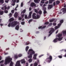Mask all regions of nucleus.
I'll use <instances>...</instances> for the list:
<instances>
[{"instance_id":"1","label":"nucleus","mask_w":66,"mask_h":66,"mask_svg":"<svg viewBox=\"0 0 66 66\" xmlns=\"http://www.w3.org/2000/svg\"><path fill=\"white\" fill-rule=\"evenodd\" d=\"M14 20V19L13 18H10V19L9 20V21L10 22L9 23L8 26L9 27H11H11H15V26L17 25V21H13ZM12 21H13L11 23Z\"/></svg>"},{"instance_id":"2","label":"nucleus","mask_w":66,"mask_h":66,"mask_svg":"<svg viewBox=\"0 0 66 66\" xmlns=\"http://www.w3.org/2000/svg\"><path fill=\"white\" fill-rule=\"evenodd\" d=\"M28 51V54H29L30 53V55L28 56V57L29 59H31L32 57V55L35 54V52L32 49H30Z\"/></svg>"},{"instance_id":"3","label":"nucleus","mask_w":66,"mask_h":66,"mask_svg":"<svg viewBox=\"0 0 66 66\" xmlns=\"http://www.w3.org/2000/svg\"><path fill=\"white\" fill-rule=\"evenodd\" d=\"M12 60V59L11 58H7L5 60L4 64L5 65H7L9 63H10L11 62V61Z\"/></svg>"},{"instance_id":"4","label":"nucleus","mask_w":66,"mask_h":66,"mask_svg":"<svg viewBox=\"0 0 66 66\" xmlns=\"http://www.w3.org/2000/svg\"><path fill=\"white\" fill-rule=\"evenodd\" d=\"M62 36V34H59L57 35V36L59 37L58 39V40L59 41H61V40L62 39V38L61 37ZM61 37V38H60Z\"/></svg>"},{"instance_id":"5","label":"nucleus","mask_w":66,"mask_h":66,"mask_svg":"<svg viewBox=\"0 0 66 66\" xmlns=\"http://www.w3.org/2000/svg\"><path fill=\"white\" fill-rule=\"evenodd\" d=\"M54 29L53 28H51V30L49 32V33H50L49 34L48 36H51V35L52 34L53 32H54Z\"/></svg>"},{"instance_id":"6","label":"nucleus","mask_w":66,"mask_h":66,"mask_svg":"<svg viewBox=\"0 0 66 66\" xmlns=\"http://www.w3.org/2000/svg\"><path fill=\"white\" fill-rule=\"evenodd\" d=\"M36 14L35 13H34L32 14V17L33 19H36L37 17L36 16Z\"/></svg>"},{"instance_id":"7","label":"nucleus","mask_w":66,"mask_h":66,"mask_svg":"<svg viewBox=\"0 0 66 66\" xmlns=\"http://www.w3.org/2000/svg\"><path fill=\"white\" fill-rule=\"evenodd\" d=\"M15 66H21V65H20V61H17L15 65Z\"/></svg>"},{"instance_id":"8","label":"nucleus","mask_w":66,"mask_h":66,"mask_svg":"<svg viewBox=\"0 0 66 66\" xmlns=\"http://www.w3.org/2000/svg\"><path fill=\"white\" fill-rule=\"evenodd\" d=\"M53 7V4H49L48 5V9L49 10H50V9H51Z\"/></svg>"},{"instance_id":"9","label":"nucleus","mask_w":66,"mask_h":66,"mask_svg":"<svg viewBox=\"0 0 66 66\" xmlns=\"http://www.w3.org/2000/svg\"><path fill=\"white\" fill-rule=\"evenodd\" d=\"M47 60H50V61H51L52 60V56L51 55H50L49 56V57H48L47 59Z\"/></svg>"},{"instance_id":"10","label":"nucleus","mask_w":66,"mask_h":66,"mask_svg":"<svg viewBox=\"0 0 66 66\" xmlns=\"http://www.w3.org/2000/svg\"><path fill=\"white\" fill-rule=\"evenodd\" d=\"M46 28V26H45L43 27H42V26H40L39 27L38 29H45Z\"/></svg>"},{"instance_id":"11","label":"nucleus","mask_w":66,"mask_h":66,"mask_svg":"<svg viewBox=\"0 0 66 66\" xmlns=\"http://www.w3.org/2000/svg\"><path fill=\"white\" fill-rule=\"evenodd\" d=\"M21 64H23V63H26V61H25V60L24 59L21 60Z\"/></svg>"},{"instance_id":"12","label":"nucleus","mask_w":66,"mask_h":66,"mask_svg":"<svg viewBox=\"0 0 66 66\" xmlns=\"http://www.w3.org/2000/svg\"><path fill=\"white\" fill-rule=\"evenodd\" d=\"M30 5L31 7H33V6H36V5H35V4L34 3H31L30 4Z\"/></svg>"},{"instance_id":"13","label":"nucleus","mask_w":66,"mask_h":66,"mask_svg":"<svg viewBox=\"0 0 66 66\" xmlns=\"http://www.w3.org/2000/svg\"><path fill=\"white\" fill-rule=\"evenodd\" d=\"M32 12H30L29 13V14L28 16V17L30 18H31V15H32Z\"/></svg>"},{"instance_id":"14","label":"nucleus","mask_w":66,"mask_h":66,"mask_svg":"<svg viewBox=\"0 0 66 66\" xmlns=\"http://www.w3.org/2000/svg\"><path fill=\"white\" fill-rule=\"evenodd\" d=\"M61 10H63L62 12H66V7L65 8H63L61 9Z\"/></svg>"},{"instance_id":"15","label":"nucleus","mask_w":66,"mask_h":66,"mask_svg":"<svg viewBox=\"0 0 66 66\" xmlns=\"http://www.w3.org/2000/svg\"><path fill=\"white\" fill-rule=\"evenodd\" d=\"M57 40H58V38H57L54 39L53 41L54 43H56L57 42Z\"/></svg>"},{"instance_id":"16","label":"nucleus","mask_w":66,"mask_h":66,"mask_svg":"<svg viewBox=\"0 0 66 66\" xmlns=\"http://www.w3.org/2000/svg\"><path fill=\"white\" fill-rule=\"evenodd\" d=\"M44 10L43 12L44 14H47V11H46V8H44Z\"/></svg>"},{"instance_id":"17","label":"nucleus","mask_w":66,"mask_h":66,"mask_svg":"<svg viewBox=\"0 0 66 66\" xmlns=\"http://www.w3.org/2000/svg\"><path fill=\"white\" fill-rule=\"evenodd\" d=\"M19 26L18 25L16 26L15 27V29L16 30H19Z\"/></svg>"},{"instance_id":"18","label":"nucleus","mask_w":66,"mask_h":66,"mask_svg":"<svg viewBox=\"0 0 66 66\" xmlns=\"http://www.w3.org/2000/svg\"><path fill=\"white\" fill-rule=\"evenodd\" d=\"M36 56H37V54H35L34 55L33 58L35 60L36 59Z\"/></svg>"},{"instance_id":"19","label":"nucleus","mask_w":66,"mask_h":66,"mask_svg":"<svg viewBox=\"0 0 66 66\" xmlns=\"http://www.w3.org/2000/svg\"><path fill=\"white\" fill-rule=\"evenodd\" d=\"M56 5H58V4H59L60 3V2L59 1H56Z\"/></svg>"},{"instance_id":"20","label":"nucleus","mask_w":66,"mask_h":66,"mask_svg":"<svg viewBox=\"0 0 66 66\" xmlns=\"http://www.w3.org/2000/svg\"><path fill=\"white\" fill-rule=\"evenodd\" d=\"M40 1V0H34V1L35 3H38V2H39Z\"/></svg>"},{"instance_id":"21","label":"nucleus","mask_w":66,"mask_h":66,"mask_svg":"<svg viewBox=\"0 0 66 66\" xmlns=\"http://www.w3.org/2000/svg\"><path fill=\"white\" fill-rule=\"evenodd\" d=\"M55 0H50L49 1V4H51L52 3V2H54Z\"/></svg>"},{"instance_id":"22","label":"nucleus","mask_w":66,"mask_h":66,"mask_svg":"<svg viewBox=\"0 0 66 66\" xmlns=\"http://www.w3.org/2000/svg\"><path fill=\"white\" fill-rule=\"evenodd\" d=\"M4 13V11H0V15H2Z\"/></svg>"},{"instance_id":"23","label":"nucleus","mask_w":66,"mask_h":66,"mask_svg":"<svg viewBox=\"0 0 66 66\" xmlns=\"http://www.w3.org/2000/svg\"><path fill=\"white\" fill-rule=\"evenodd\" d=\"M29 47L28 46H27L26 48V52H27L28 51V49H29Z\"/></svg>"},{"instance_id":"24","label":"nucleus","mask_w":66,"mask_h":66,"mask_svg":"<svg viewBox=\"0 0 66 66\" xmlns=\"http://www.w3.org/2000/svg\"><path fill=\"white\" fill-rule=\"evenodd\" d=\"M4 3V0H0V3L3 4Z\"/></svg>"},{"instance_id":"25","label":"nucleus","mask_w":66,"mask_h":66,"mask_svg":"<svg viewBox=\"0 0 66 66\" xmlns=\"http://www.w3.org/2000/svg\"><path fill=\"white\" fill-rule=\"evenodd\" d=\"M14 16L15 18H17V17L18 14H17V13H15Z\"/></svg>"},{"instance_id":"26","label":"nucleus","mask_w":66,"mask_h":66,"mask_svg":"<svg viewBox=\"0 0 66 66\" xmlns=\"http://www.w3.org/2000/svg\"><path fill=\"white\" fill-rule=\"evenodd\" d=\"M63 35H66V31H64L63 32Z\"/></svg>"},{"instance_id":"27","label":"nucleus","mask_w":66,"mask_h":66,"mask_svg":"<svg viewBox=\"0 0 66 66\" xmlns=\"http://www.w3.org/2000/svg\"><path fill=\"white\" fill-rule=\"evenodd\" d=\"M38 13L40 15H41L42 14V11L41 10H40L39 12H38Z\"/></svg>"},{"instance_id":"28","label":"nucleus","mask_w":66,"mask_h":66,"mask_svg":"<svg viewBox=\"0 0 66 66\" xmlns=\"http://www.w3.org/2000/svg\"><path fill=\"white\" fill-rule=\"evenodd\" d=\"M9 15V18H11V17L12 16V14L11 13H10Z\"/></svg>"},{"instance_id":"29","label":"nucleus","mask_w":66,"mask_h":66,"mask_svg":"<svg viewBox=\"0 0 66 66\" xmlns=\"http://www.w3.org/2000/svg\"><path fill=\"white\" fill-rule=\"evenodd\" d=\"M30 44V42L29 41H28L26 43H25V45H28Z\"/></svg>"},{"instance_id":"30","label":"nucleus","mask_w":66,"mask_h":66,"mask_svg":"<svg viewBox=\"0 0 66 66\" xmlns=\"http://www.w3.org/2000/svg\"><path fill=\"white\" fill-rule=\"evenodd\" d=\"M13 63L12 62H11L10 64V66H13Z\"/></svg>"},{"instance_id":"31","label":"nucleus","mask_w":66,"mask_h":66,"mask_svg":"<svg viewBox=\"0 0 66 66\" xmlns=\"http://www.w3.org/2000/svg\"><path fill=\"white\" fill-rule=\"evenodd\" d=\"M49 22H45V23H44V24H45L46 25H48V24H49Z\"/></svg>"},{"instance_id":"32","label":"nucleus","mask_w":66,"mask_h":66,"mask_svg":"<svg viewBox=\"0 0 66 66\" xmlns=\"http://www.w3.org/2000/svg\"><path fill=\"white\" fill-rule=\"evenodd\" d=\"M28 61L29 63H31V62H32V59H30L28 60Z\"/></svg>"},{"instance_id":"33","label":"nucleus","mask_w":66,"mask_h":66,"mask_svg":"<svg viewBox=\"0 0 66 66\" xmlns=\"http://www.w3.org/2000/svg\"><path fill=\"white\" fill-rule=\"evenodd\" d=\"M26 9H24L22 11V13H23V14H24V13H26Z\"/></svg>"},{"instance_id":"34","label":"nucleus","mask_w":66,"mask_h":66,"mask_svg":"<svg viewBox=\"0 0 66 66\" xmlns=\"http://www.w3.org/2000/svg\"><path fill=\"white\" fill-rule=\"evenodd\" d=\"M53 21H54V19H53L52 20H50L49 22H53Z\"/></svg>"},{"instance_id":"35","label":"nucleus","mask_w":66,"mask_h":66,"mask_svg":"<svg viewBox=\"0 0 66 66\" xmlns=\"http://www.w3.org/2000/svg\"><path fill=\"white\" fill-rule=\"evenodd\" d=\"M52 25V23H50L48 25V27H51V26Z\"/></svg>"},{"instance_id":"36","label":"nucleus","mask_w":66,"mask_h":66,"mask_svg":"<svg viewBox=\"0 0 66 66\" xmlns=\"http://www.w3.org/2000/svg\"><path fill=\"white\" fill-rule=\"evenodd\" d=\"M63 22H64V20H62L60 21V23H63Z\"/></svg>"},{"instance_id":"37","label":"nucleus","mask_w":66,"mask_h":66,"mask_svg":"<svg viewBox=\"0 0 66 66\" xmlns=\"http://www.w3.org/2000/svg\"><path fill=\"white\" fill-rule=\"evenodd\" d=\"M33 21V19H31L30 20L28 21L29 23H30L31 22H32Z\"/></svg>"},{"instance_id":"38","label":"nucleus","mask_w":66,"mask_h":66,"mask_svg":"<svg viewBox=\"0 0 66 66\" xmlns=\"http://www.w3.org/2000/svg\"><path fill=\"white\" fill-rule=\"evenodd\" d=\"M39 15L38 14L37 15V19H38V18H39Z\"/></svg>"},{"instance_id":"39","label":"nucleus","mask_w":66,"mask_h":66,"mask_svg":"<svg viewBox=\"0 0 66 66\" xmlns=\"http://www.w3.org/2000/svg\"><path fill=\"white\" fill-rule=\"evenodd\" d=\"M14 58L16 59H17L18 58V56L16 55H14Z\"/></svg>"},{"instance_id":"40","label":"nucleus","mask_w":66,"mask_h":66,"mask_svg":"<svg viewBox=\"0 0 66 66\" xmlns=\"http://www.w3.org/2000/svg\"><path fill=\"white\" fill-rule=\"evenodd\" d=\"M16 1V0H12V3H15Z\"/></svg>"},{"instance_id":"41","label":"nucleus","mask_w":66,"mask_h":66,"mask_svg":"<svg viewBox=\"0 0 66 66\" xmlns=\"http://www.w3.org/2000/svg\"><path fill=\"white\" fill-rule=\"evenodd\" d=\"M35 12L36 13H37V14H38V11H37V9H35Z\"/></svg>"},{"instance_id":"42","label":"nucleus","mask_w":66,"mask_h":66,"mask_svg":"<svg viewBox=\"0 0 66 66\" xmlns=\"http://www.w3.org/2000/svg\"><path fill=\"white\" fill-rule=\"evenodd\" d=\"M62 24L61 23H60L58 24V27H59L60 28V26Z\"/></svg>"},{"instance_id":"43","label":"nucleus","mask_w":66,"mask_h":66,"mask_svg":"<svg viewBox=\"0 0 66 66\" xmlns=\"http://www.w3.org/2000/svg\"><path fill=\"white\" fill-rule=\"evenodd\" d=\"M22 54H19V55H18V56H19V57H21V56H22Z\"/></svg>"},{"instance_id":"44","label":"nucleus","mask_w":66,"mask_h":66,"mask_svg":"<svg viewBox=\"0 0 66 66\" xmlns=\"http://www.w3.org/2000/svg\"><path fill=\"white\" fill-rule=\"evenodd\" d=\"M22 19V18L20 17H19L18 18L19 20H21Z\"/></svg>"},{"instance_id":"45","label":"nucleus","mask_w":66,"mask_h":66,"mask_svg":"<svg viewBox=\"0 0 66 66\" xmlns=\"http://www.w3.org/2000/svg\"><path fill=\"white\" fill-rule=\"evenodd\" d=\"M58 57H59V58H60V59H62V56L61 55L58 56Z\"/></svg>"},{"instance_id":"46","label":"nucleus","mask_w":66,"mask_h":66,"mask_svg":"<svg viewBox=\"0 0 66 66\" xmlns=\"http://www.w3.org/2000/svg\"><path fill=\"white\" fill-rule=\"evenodd\" d=\"M14 10H11V13H12V14H14Z\"/></svg>"},{"instance_id":"47","label":"nucleus","mask_w":66,"mask_h":66,"mask_svg":"<svg viewBox=\"0 0 66 66\" xmlns=\"http://www.w3.org/2000/svg\"><path fill=\"white\" fill-rule=\"evenodd\" d=\"M23 3L22 2L21 3V7H22V6H23Z\"/></svg>"},{"instance_id":"48","label":"nucleus","mask_w":66,"mask_h":66,"mask_svg":"<svg viewBox=\"0 0 66 66\" xmlns=\"http://www.w3.org/2000/svg\"><path fill=\"white\" fill-rule=\"evenodd\" d=\"M4 12L5 13H8V11L5 10L4 11Z\"/></svg>"},{"instance_id":"49","label":"nucleus","mask_w":66,"mask_h":66,"mask_svg":"<svg viewBox=\"0 0 66 66\" xmlns=\"http://www.w3.org/2000/svg\"><path fill=\"white\" fill-rule=\"evenodd\" d=\"M25 22H21V24H22V25H23L25 23Z\"/></svg>"},{"instance_id":"50","label":"nucleus","mask_w":66,"mask_h":66,"mask_svg":"<svg viewBox=\"0 0 66 66\" xmlns=\"http://www.w3.org/2000/svg\"><path fill=\"white\" fill-rule=\"evenodd\" d=\"M27 18H28L27 15H25V17H24L25 19H27Z\"/></svg>"},{"instance_id":"51","label":"nucleus","mask_w":66,"mask_h":66,"mask_svg":"<svg viewBox=\"0 0 66 66\" xmlns=\"http://www.w3.org/2000/svg\"><path fill=\"white\" fill-rule=\"evenodd\" d=\"M41 3H45V2H44L43 1H41Z\"/></svg>"},{"instance_id":"52","label":"nucleus","mask_w":66,"mask_h":66,"mask_svg":"<svg viewBox=\"0 0 66 66\" xmlns=\"http://www.w3.org/2000/svg\"><path fill=\"white\" fill-rule=\"evenodd\" d=\"M53 25L54 26H55L56 25V23H53Z\"/></svg>"},{"instance_id":"53","label":"nucleus","mask_w":66,"mask_h":66,"mask_svg":"<svg viewBox=\"0 0 66 66\" xmlns=\"http://www.w3.org/2000/svg\"><path fill=\"white\" fill-rule=\"evenodd\" d=\"M56 4H55V2H54V3H53V5L54 6H55V5Z\"/></svg>"},{"instance_id":"54","label":"nucleus","mask_w":66,"mask_h":66,"mask_svg":"<svg viewBox=\"0 0 66 66\" xmlns=\"http://www.w3.org/2000/svg\"><path fill=\"white\" fill-rule=\"evenodd\" d=\"M24 14H23L21 15V17L22 18H23V17H24Z\"/></svg>"},{"instance_id":"55","label":"nucleus","mask_w":66,"mask_h":66,"mask_svg":"<svg viewBox=\"0 0 66 66\" xmlns=\"http://www.w3.org/2000/svg\"><path fill=\"white\" fill-rule=\"evenodd\" d=\"M59 27L58 26H55V29H58Z\"/></svg>"},{"instance_id":"56","label":"nucleus","mask_w":66,"mask_h":66,"mask_svg":"<svg viewBox=\"0 0 66 66\" xmlns=\"http://www.w3.org/2000/svg\"><path fill=\"white\" fill-rule=\"evenodd\" d=\"M3 62H4V61L3 60H2L0 61V64H1V63H2Z\"/></svg>"},{"instance_id":"57","label":"nucleus","mask_w":66,"mask_h":66,"mask_svg":"<svg viewBox=\"0 0 66 66\" xmlns=\"http://www.w3.org/2000/svg\"><path fill=\"white\" fill-rule=\"evenodd\" d=\"M20 32H23V30L22 29H20Z\"/></svg>"},{"instance_id":"58","label":"nucleus","mask_w":66,"mask_h":66,"mask_svg":"<svg viewBox=\"0 0 66 66\" xmlns=\"http://www.w3.org/2000/svg\"><path fill=\"white\" fill-rule=\"evenodd\" d=\"M48 1H47L46 2H45V4H48Z\"/></svg>"},{"instance_id":"59","label":"nucleus","mask_w":66,"mask_h":66,"mask_svg":"<svg viewBox=\"0 0 66 66\" xmlns=\"http://www.w3.org/2000/svg\"><path fill=\"white\" fill-rule=\"evenodd\" d=\"M10 6H8V7H7V10H8H8H9V9H10Z\"/></svg>"},{"instance_id":"60","label":"nucleus","mask_w":66,"mask_h":66,"mask_svg":"<svg viewBox=\"0 0 66 66\" xmlns=\"http://www.w3.org/2000/svg\"><path fill=\"white\" fill-rule=\"evenodd\" d=\"M19 0H17L16 1V3H19Z\"/></svg>"},{"instance_id":"61","label":"nucleus","mask_w":66,"mask_h":66,"mask_svg":"<svg viewBox=\"0 0 66 66\" xmlns=\"http://www.w3.org/2000/svg\"><path fill=\"white\" fill-rule=\"evenodd\" d=\"M15 5V3H13V4H12V6H14Z\"/></svg>"},{"instance_id":"62","label":"nucleus","mask_w":66,"mask_h":66,"mask_svg":"<svg viewBox=\"0 0 66 66\" xmlns=\"http://www.w3.org/2000/svg\"><path fill=\"white\" fill-rule=\"evenodd\" d=\"M31 10H32V9H31V8L30 7L29 8V11H31Z\"/></svg>"},{"instance_id":"63","label":"nucleus","mask_w":66,"mask_h":66,"mask_svg":"<svg viewBox=\"0 0 66 66\" xmlns=\"http://www.w3.org/2000/svg\"><path fill=\"white\" fill-rule=\"evenodd\" d=\"M4 9V10H6L7 9V7H5Z\"/></svg>"},{"instance_id":"64","label":"nucleus","mask_w":66,"mask_h":66,"mask_svg":"<svg viewBox=\"0 0 66 66\" xmlns=\"http://www.w3.org/2000/svg\"><path fill=\"white\" fill-rule=\"evenodd\" d=\"M5 2L6 3H8V2H9V1H5Z\"/></svg>"}]
</instances>
